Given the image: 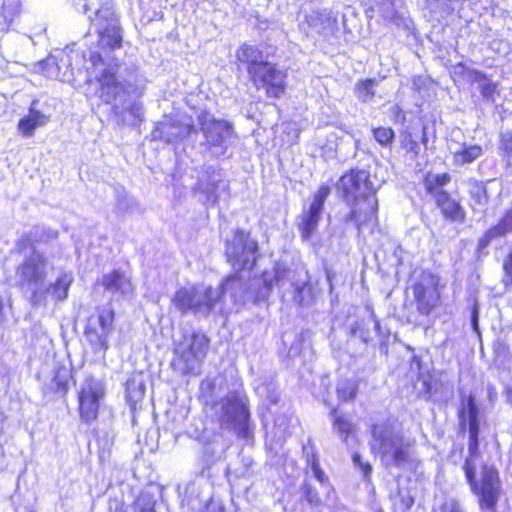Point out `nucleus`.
Here are the masks:
<instances>
[{
  "instance_id": "nucleus-47",
  "label": "nucleus",
  "mask_w": 512,
  "mask_h": 512,
  "mask_svg": "<svg viewBox=\"0 0 512 512\" xmlns=\"http://www.w3.org/2000/svg\"><path fill=\"white\" fill-rule=\"evenodd\" d=\"M478 317H479L478 308L476 305H474L472 312H471V325H472L473 330L476 333H479Z\"/></svg>"
},
{
  "instance_id": "nucleus-45",
  "label": "nucleus",
  "mask_w": 512,
  "mask_h": 512,
  "mask_svg": "<svg viewBox=\"0 0 512 512\" xmlns=\"http://www.w3.org/2000/svg\"><path fill=\"white\" fill-rule=\"evenodd\" d=\"M353 462L355 465H358L361 468L365 477L371 473V465L368 463H363L359 454L356 453L353 455Z\"/></svg>"
},
{
  "instance_id": "nucleus-41",
  "label": "nucleus",
  "mask_w": 512,
  "mask_h": 512,
  "mask_svg": "<svg viewBox=\"0 0 512 512\" xmlns=\"http://www.w3.org/2000/svg\"><path fill=\"white\" fill-rule=\"evenodd\" d=\"M503 269L505 272L504 283L505 285H512V251L508 254L507 258L503 263Z\"/></svg>"
},
{
  "instance_id": "nucleus-49",
  "label": "nucleus",
  "mask_w": 512,
  "mask_h": 512,
  "mask_svg": "<svg viewBox=\"0 0 512 512\" xmlns=\"http://www.w3.org/2000/svg\"><path fill=\"white\" fill-rule=\"evenodd\" d=\"M507 398L508 401L512 404V389L508 390Z\"/></svg>"
},
{
  "instance_id": "nucleus-37",
  "label": "nucleus",
  "mask_w": 512,
  "mask_h": 512,
  "mask_svg": "<svg viewBox=\"0 0 512 512\" xmlns=\"http://www.w3.org/2000/svg\"><path fill=\"white\" fill-rule=\"evenodd\" d=\"M373 137L383 147H387L392 144L395 133L390 127H378L373 129Z\"/></svg>"
},
{
  "instance_id": "nucleus-8",
  "label": "nucleus",
  "mask_w": 512,
  "mask_h": 512,
  "mask_svg": "<svg viewBox=\"0 0 512 512\" xmlns=\"http://www.w3.org/2000/svg\"><path fill=\"white\" fill-rule=\"evenodd\" d=\"M47 269L48 259L42 253L34 250L16 270L21 287L31 290V302L34 306L44 302L42 284L46 279Z\"/></svg>"
},
{
  "instance_id": "nucleus-2",
  "label": "nucleus",
  "mask_w": 512,
  "mask_h": 512,
  "mask_svg": "<svg viewBox=\"0 0 512 512\" xmlns=\"http://www.w3.org/2000/svg\"><path fill=\"white\" fill-rule=\"evenodd\" d=\"M91 61L95 66V80L99 84V97L105 103H114L112 112L119 124L137 126L144 119V108L140 101L132 98V85L120 81L116 76L115 68L105 66L101 55L96 52L91 55Z\"/></svg>"
},
{
  "instance_id": "nucleus-9",
  "label": "nucleus",
  "mask_w": 512,
  "mask_h": 512,
  "mask_svg": "<svg viewBox=\"0 0 512 512\" xmlns=\"http://www.w3.org/2000/svg\"><path fill=\"white\" fill-rule=\"evenodd\" d=\"M198 120L206 144L212 153L224 155L236 137L232 126L227 121L215 119L206 111L199 114Z\"/></svg>"
},
{
  "instance_id": "nucleus-31",
  "label": "nucleus",
  "mask_w": 512,
  "mask_h": 512,
  "mask_svg": "<svg viewBox=\"0 0 512 512\" xmlns=\"http://www.w3.org/2000/svg\"><path fill=\"white\" fill-rule=\"evenodd\" d=\"M371 326H373L378 334H381V326L374 313H372L367 319H361L360 321L356 322L352 328V332L364 343H368L372 338L370 331Z\"/></svg>"
},
{
  "instance_id": "nucleus-38",
  "label": "nucleus",
  "mask_w": 512,
  "mask_h": 512,
  "mask_svg": "<svg viewBox=\"0 0 512 512\" xmlns=\"http://www.w3.org/2000/svg\"><path fill=\"white\" fill-rule=\"evenodd\" d=\"M331 415L333 417V426L334 429L344 437V441H347V438L352 430V425L350 422L344 420L340 416L337 415V410L334 409L331 412Z\"/></svg>"
},
{
  "instance_id": "nucleus-33",
  "label": "nucleus",
  "mask_w": 512,
  "mask_h": 512,
  "mask_svg": "<svg viewBox=\"0 0 512 512\" xmlns=\"http://www.w3.org/2000/svg\"><path fill=\"white\" fill-rule=\"evenodd\" d=\"M197 296L196 302L197 304H202L207 306V316L214 310L216 305L221 300V293L219 289H214L212 287L204 288L202 286H197Z\"/></svg>"
},
{
  "instance_id": "nucleus-29",
  "label": "nucleus",
  "mask_w": 512,
  "mask_h": 512,
  "mask_svg": "<svg viewBox=\"0 0 512 512\" xmlns=\"http://www.w3.org/2000/svg\"><path fill=\"white\" fill-rule=\"evenodd\" d=\"M145 394V384L141 374L131 376L126 382V399L132 408L140 402Z\"/></svg>"
},
{
  "instance_id": "nucleus-17",
  "label": "nucleus",
  "mask_w": 512,
  "mask_h": 512,
  "mask_svg": "<svg viewBox=\"0 0 512 512\" xmlns=\"http://www.w3.org/2000/svg\"><path fill=\"white\" fill-rule=\"evenodd\" d=\"M331 190L328 185H321L314 195L307 210H304L299 223V230L304 241H309L316 231L321 219L324 203Z\"/></svg>"
},
{
  "instance_id": "nucleus-1",
  "label": "nucleus",
  "mask_w": 512,
  "mask_h": 512,
  "mask_svg": "<svg viewBox=\"0 0 512 512\" xmlns=\"http://www.w3.org/2000/svg\"><path fill=\"white\" fill-rule=\"evenodd\" d=\"M460 425L469 428L468 457L465 459L463 470L466 480L474 495L478 497L479 507L483 512H495L501 494V482L498 471L488 465L481 467V479H477L479 452V409L475 397L470 393H461L458 411Z\"/></svg>"
},
{
  "instance_id": "nucleus-10",
  "label": "nucleus",
  "mask_w": 512,
  "mask_h": 512,
  "mask_svg": "<svg viewBox=\"0 0 512 512\" xmlns=\"http://www.w3.org/2000/svg\"><path fill=\"white\" fill-rule=\"evenodd\" d=\"M258 244L243 230H238L227 241L225 254L232 268L237 272L251 270L256 263Z\"/></svg>"
},
{
  "instance_id": "nucleus-36",
  "label": "nucleus",
  "mask_w": 512,
  "mask_h": 512,
  "mask_svg": "<svg viewBox=\"0 0 512 512\" xmlns=\"http://www.w3.org/2000/svg\"><path fill=\"white\" fill-rule=\"evenodd\" d=\"M358 392V385L352 380H340L337 384V395L341 401L353 400Z\"/></svg>"
},
{
  "instance_id": "nucleus-4",
  "label": "nucleus",
  "mask_w": 512,
  "mask_h": 512,
  "mask_svg": "<svg viewBox=\"0 0 512 512\" xmlns=\"http://www.w3.org/2000/svg\"><path fill=\"white\" fill-rule=\"evenodd\" d=\"M371 445L378 451L383 465L387 468H404L409 462V443L387 424L374 426Z\"/></svg>"
},
{
  "instance_id": "nucleus-14",
  "label": "nucleus",
  "mask_w": 512,
  "mask_h": 512,
  "mask_svg": "<svg viewBox=\"0 0 512 512\" xmlns=\"http://www.w3.org/2000/svg\"><path fill=\"white\" fill-rule=\"evenodd\" d=\"M275 282L284 288L286 283L294 289V301L300 305H305L311 298L310 277L304 265H299L295 269H286L277 267L275 269Z\"/></svg>"
},
{
  "instance_id": "nucleus-12",
  "label": "nucleus",
  "mask_w": 512,
  "mask_h": 512,
  "mask_svg": "<svg viewBox=\"0 0 512 512\" xmlns=\"http://www.w3.org/2000/svg\"><path fill=\"white\" fill-rule=\"evenodd\" d=\"M114 311L111 307L105 306L98 310L96 316L88 320L85 335L96 353L104 357L108 350V337L113 330Z\"/></svg>"
},
{
  "instance_id": "nucleus-43",
  "label": "nucleus",
  "mask_w": 512,
  "mask_h": 512,
  "mask_svg": "<svg viewBox=\"0 0 512 512\" xmlns=\"http://www.w3.org/2000/svg\"><path fill=\"white\" fill-rule=\"evenodd\" d=\"M303 493L305 495L306 500L311 504H318L320 502V498L315 489L311 487L309 484H304Z\"/></svg>"
},
{
  "instance_id": "nucleus-18",
  "label": "nucleus",
  "mask_w": 512,
  "mask_h": 512,
  "mask_svg": "<svg viewBox=\"0 0 512 512\" xmlns=\"http://www.w3.org/2000/svg\"><path fill=\"white\" fill-rule=\"evenodd\" d=\"M196 132L192 123L165 117L158 122L151 133L152 140H162L168 144L176 143Z\"/></svg>"
},
{
  "instance_id": "nucleus-19",
  "label": "nucleus",
  "mask_w": 512,
  "mask_h": 512,
  "mask_svg": "<svg viewBox=\"0 0 512 512\" xmlns=\"http://www.w3.org/2000/svg\"><path fill=\"white\" fill-rule=\"evenodd\" d=\"M98 283L116 300L131 296L134 292L131 277L118 269L103 274Z\"/></svg>"
},
{
  "instance_id": "nucleus-50",
  "label": "nucleus",
  "mask_w": 512,
  "mask_h": 512,
  "mask_svg": "<svg viewBox=\"0 0 512 512\" xmlns=\"http://www.w3.org/2000/svg\"><path fill=\"white\" fill-rule=\"evenodd\" d=\"M57 385H58L60 388L65 389V388H66L67 383L57 382Z\"/></svg>"
},
{
  "instance_id": "nucleus-34",
  "label": "nucleus",
  "mask_w": 512,
  "mask_h": 512,
  "mask_svg": "<svg viewBox=\"0 0 512 512\" xmlns=\"http://www.w3.org/2000/svg\"><path fill=\"white\" fill-rule=\"evenodd\" d=\"M379 81L375 78L360 80L355 84L354 93L361 102L371 101L375 96V89Z\"/></svg>"
},
{
  "instance_id": "nucleus-13",
  "label": "nucleus",
  "mask_w": 512,
  "mask_h": 512,
  "mask_svg": "<svg viewBox=\"0 0 512 512\" xmlns=\"http://www.w3.org/2000/svg\"><path fill=\"white\" fill-rule=\"evenodd\" d=\"M104 395L105 388L102 380L92 376L85 378L78 394L79 413L84 422L89 423L97 418L100 401Z\"/></svg>"
},
{
  "instance_id": "nucleus-32",
  "label": "nucleus",
  "mask_w": 512,
  "mask_h": 512,
  "mask_svg": "<svg viewBox=\"0 0 512 512\" xmlns=\"http://www.w3.org/2000/svg\"><path fill=\"white\" fill-rule=\"evenodd\" d=\"M450 180L451 177L447 173H428L424 178V187L428 194H431L435 199H437L438 194L447 193L443 190V187L447 185Z\"/></svg>"
},
{
  "instance_id": "nucleus-48",
  "label": "nucleus",
  "mask_w": 512,
  "mask_h": 512,
  "mask_svg": "<svg viewBox=\"0 0 512 512\" xmlns=\"http://www.w3.org/2000/svg\"><path fill=\"white\" fill-rule=\"evenodd\" d=\"M206 512H224L221 508L207 507Z\"/></svg>"
},
{
  "instance_id": "nucleus-44",
  "label": "nucleus",
  "mask_w": 512,
  "mask_h": 512,
  "mask_svg": "<svg viewBox=\"0 0 512 512\" xmlns=\"http://www.w3.org/2000/svg\"><path fill=\"white\" fill-rule=\"evenodd\" d=\"M442 512H466L460 501L451 499L443 507Z\"/></svg>"
},
{
  "instance_id": "nucleus-39",
  "label": "nucleus",
  "mask_w": 512,
  "mask_h": 512,
  "mask_svg": "<svg viewBox=\"0 0 512 512\" xmlns=\"http://www.w3.org/2000/svg\"><path fill=\"white\" fill-rule=\"evenodd\" d=\"M475 80L479 82L480 92L483 97L490 98L495 92L496 86L481 72H477Z\"/></svg>"
},
{
  "instance_id": "nucleus-28",
  "label": "nucleus",
  "mask_w": 512,
  "mask_h": 512,
  "mask_svg": "<svg viewBox=\"0 0 512 512\" xmlns=\"http://www.w3.org/2000/svg\"><path fill=\"white\" fill-rule=\"evenodd\" d=\"M451 153L454 155V162L458 165L469 164L478 159L482 154V147L479 145H459L458 148L449 146Z\"/></svg>"
},
{
  "instance_id": "nucleus-35",
  "label": "nucleus",
  "mask_w": 512,
  "mask_h": 512,
  "mask_svg": "<svg viewBox=\"0 0 512 512\" xmlns=\"http://www.w3.org/2000/svg\"><path fill=\"white\" fill-rule=\"evenodd\" d=\"M28 237L33 242L49 243L58 238V231L44 225H36L30 230Z\"/></svg>"
},
{
  "instance_id": "nucleus-25",
  "label": "nucleus",
  "mask_w": 512,
  "mask_h": 512,
  "mask_svg": "<svg viewBox=\"0 0 512 512\" xmlns=\"http://www.w3.org/2000/svg\"><path fill=\"white\" fill-rule=\"evenodd\" d=\"M74 280L73 273L70 271H61L56 281L47 288H42L44 299L47 294H51L55 300L63 301L67 298L70 286Z\"/></svg>"
},
{
  "instance_id": "nucleus-7",
  "label": "nucleus",
  "mask_w": 512,
  "mask_h": 512,
  "mask_svg": "<svg viewBox=\"0 0 512 512\" xmlns=\"http://www.w3.org/2000/svg\"><path fill=\"white\" fill-rule=\"evenodd\" d=\"M272 286L273 283L267 280L266 274H264L261 280L249 281L248 285V282L244 281L243 277L236 272L235 275L227 277L219 289L221 293L220 301L226 302L227 298H229L232 304L229 309L238 311L247 301H257L265 297L266 293L272 289Z\"/></svg>"
},
{
  "instance_id": "nucleus-3",
  "label": "nucleus",
  "mask_w": 512,
  "mask_h": 512,
  "mask_svg": "<svg viewBox=\"0 0 512 512\" xmlns=\"http://www.w3.org/2000/svg\"><path fill=\"white\" fill-rule=\"evenodd\" d=\"M338 187L346 201L351 202L346 220L353 221L359 233L372 231L377 225L378 201L369 172L351 170L340 178Z\"/></svg>"
},
{
  "instance_id": "nucleus-21",
  "label": "nucleus",
  "mask_w": 512,
  "mask_h": 512,
  "mask_svg": "<svg viewBox=\"0 0 512 512\" xmlns=\"http://www.w3.org/2000/svg\"><path fill=\"white\" fill-rule=\"evenodd\" d=\"M197 286L183 287L176 291L172 303L182 314L189 312L194 315L207 317V306L197 304Z\"/></svg>"
},
{
  "instance_id": "nucleus-23",
  "label": "nucleus",
  "mask_w": 512,
  "mask_h": 512,
  "mask_svg": "<svg viewBox=\"0 0 512 512\" xmlns=\"http://www.w3.org/2000/svg\"><path fill=\"white\" fill-rule=\"evenodd\" d=\"M437 206L445 218L462 223L465 220V211L459 202L454 200L448 193H440L435 199Z\"/></svg>"
},
{
  "instance_id": "nucleus-30",
  "label": "nucleus",
  "mask_w": 512,
  "mask_h": 512,
  "mask_svg": "<svg viewBox=\"0 0 512 512\" xmlns=\"http://www.w3.org/2000/svg\"><path fill=\"white\" fill-rule=\"evenodd\" d=\"M468 193L470 195V206L473 210L483 209L487 202V191L482 182L477 180H469Z\"/></svg>"
},
{
  "instance_id": "nucleus-16",
  "label": "nucleus",
  "mask_w": 512,
  "mask_h": 512,
  "mask_svg": "<svg viewBox=\"0 0 512 512\" xmlns=\"http://www.w3.org/2000/svg\"><path fill=\"white\" fill-rule=\"evenodd\" d=\"M258 89L264 88L268 96L278 98L285 89L286 75L276 65L266 62L258 70L252 68L250 75Z\"/></svg>"
},
{
  "instance_id": "nucleus-15",
  "label": "nucleus",
  "mask_w": 512,
  "mask_h": 512,
  "mask_svg": "<svg viewBox=\"0 0 512 512\" xmlns=\"http://www.w3.org/2000/svg\"><path fill=\"white\" fill-rule=\"evenodd\" d=\"M413 295L417 310L421 315H429L439 304L438 278L431 273H423L413 285Z\"/></svg>"
},
{
  "instance_id": "nucleus-51",
  "label": "nucleus",
  "mask_w": 512,
  "mask_h": 512,
  "mask_svg": "<svg viewBox=\"0 0 512 512\" xmlns=\"http://www.w3.org/2000/svg\"><path fill=\"white\" fill-rule=\"evenodd\" d=\"M30 512H35V511H30Z\"/></svg>"
},
{
  "instance_id": "nucleus-11",
  "label": "nucleus",
  "mask_w": 512,
  "mask_h": 512,
  "mask_svg": "<svg viewBox=\"0 0 512 512\" xmlns=\"http://www.w3.org/2000/svg\"><path fill=\"white\" fill-rule=\"evenodd\" d=\"M91 24L98 34V44L103 49L119 48L122 43V33L118 18L110 5H104L95 12Z\"/></svg>"
},
{
  "instance_id": "nucleus-46",
  "label": "nucleus",
  "mask_w": 512,
  "mask_h": 512,
  "mask_svg": "<svg viewBox=\"0 0 512 512\" xmlns=\"http://www.w3.org/2000/svg\"><path fill=\"white\" fill-rule=\"evenodd\" d=\"M199 186H200L201 191L207 194V202L209 204H215L216 197L213 196L212 189L208 185L206 187H204V183L202 181H200Z\"/></svg>"
},
{
  "instance_id": "nucleus-42",
  "label": "nucleus",
  "mask_w": 512,
  "mask_h": 512,
  "mask_svg": "<svg viewBox=\"0 0 512 512\" xmlns=\"http://www.w3.org/2000/svg\"><path fill=\"white\" fill-rule=\"evenodd\" d=\"M310 466H311V470L313 472L314 477L320 483H324V481L326 480V477H325L324 472L320 468L318 459L315 456L312 457V459L310 461Z\"/></svg>"
},
{
  "instance_id": "nucleus-24",
  "label": "nucleus",
  "mask_w": 512,
  "mask_h": 512,
  "mask_svg": "<svg viewBox=\"0 0 512 512\" xmlns=\"http://www.w3.org/2000/svg\"><path fill=\"white\" fill-rule=\"evenodd\" d=\"M37 101H33L29 108L27 116L22 118L18 123V130L24 136H31L38 127L46 125L49 117L36 109Z\"/></svg>"
},
{
  "instance_id": "nucleus-6",
  "label": "nucleus",
  "mask_w": 512,
  "mask_h": 512,
  "mask_svg": "<svg viewBox=\"0 0 512 512\" xmlns=\"http://www.w3.org/2000/svg\"><path fill=\"white\" fill-rule=\"evenodd\" d=\"M218 415L220 425L233 429L241 438H248L250 434V412L247 398L238 391L229 392L213 406Z\"/></svg>"
},
{
  "instance_id": "nucleus-20",
  "label": "nucleus",
  "mask_w": 512,
  "mask_h": 512,
  "mask_svg": "<svg viewBox=\"0 0 512 512\" xmlns=\"http://www.w3.org/2000/svg\"><path fill=\"white\" fill-rule=\"evenodd\" d=\"M40 69L47 78L62 82L70 81L73 77L69 57L63 52L48 56L40 63Z\"/></svg>"
},
{
  "instance_id": "nucleus-40",
  "label": "nucleus",
  "mask_w": 512,
  "mask_h": 512,
  "mask_svg": "<svg viewBox=\"0 0 512 512\" xmlns=\"http://www.w3.org/2000/svg\"><path fill=\"white\" fill-rule=\"evenodd\" d=\"M414 504V498L409 494L399 493L398 500L394 503L397 512H407Z\"/></svg>"
},
{
  "instance_id": "nucleus-22",
  "label": "nucleus",
  "mask_w": 512,
  "mask_h": 512,
  "mask_svg": "<svg viewBox=\"0 0 512 512\" xmlns=\"http://www.w3.org/2000/svg\"><path fill=\"white\" fill-rule=\"evenodd\" d=\"M512 232V208L507 210L498 223L489 228L479 239V247L486 248L493 240L505 237Z\"/></svg>"
},
{
  "instance_id": "nucleus-27",
  "label": "nucleus",
  "mask_w": 512,
  "mask_h": 512,
  "mask_svg": "<svg viewBox=\"0 0 512 512\" xmlns=\"http://www.w3.org/2000/svg\"><path fill=\"white\" fill-rule=\"evenodd\" d=\"M419 140L426 147L428 141L427 126L422 127L421 135H413L411 132H404L401 135L400 146L411 160H415L421 152Z\"/></svg>"
},
{
  "instance_id": "nucleus-52",
  "label": "nucleus",
  "mask_w": 512,
  "mask_h": 512,
  "mask_svg": "<svg viewBox=\"0 0 512 512\" xmlns=\"http://www.w3.org/2000/svg\"><path fill=\"white\" fill-rule=\"evenodd\" d=\"M378 512H382V511H378Z\"/></svg>"
},
{
  "instance_id": "nucleus-26",
  "label": "nucleus",
  "mask_w": 512,
  "mask_h": 512,
  "mask_svg": "<svg viewBox=\"0 0 512 512\" xmlns=\"http://www.w3.org/2000/svg\"><path fill=\"white\" fill-rule=\"evenodd\" d=\"M237 59L248 65V73L252 75V68L258 70L264 63L267 62L266 56L261 50L255 46L244 44L236 53Z\"/></svg>"
},
{
  "instance_id": "nucleus-5",
  "label": "nucleus",
  "mask_w": 512,
  "mask_h": 512,
  "mask_svg": "<svg viewBox=\"0 0 512 512\" xmlns=\"http://www.w3.org/2000/svg\"><path fill=\"white\" fill-rule=\"evenodd\" d=\"M208 337L200 331L185 332L182 338L175 342L174 365L183 374L199 375L209 348Z\"/></svg>"
}]
</instances>
